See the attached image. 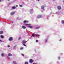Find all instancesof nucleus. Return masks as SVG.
Instances as JSON below:
<instances>
[{
	"mask_svg": "<svg viewBox=\"0 0 64 64\" xmlns=\"http://www.w3.org/2000/svg\"><path fill=\"white\" fill-rule=\"evenodd\" d=\"M23 44V45L24 46H26V44Z\"/></svg>",
	"mask_w": 64,
	"mask_h": 64,
	"instance_id": "nucleus-22",
	"label": "nucleus"
},
{
	"mask_svg": "<svg viewBox=\"0 0 64 64\" xmlns=\"http://www.w3.org/2000/svg\"><path fill=\"white\" fill-rule=\"evenodd\" d=\"M20 50H23V47H21L20 48Z\"/></svg>",
	"mask_w": 64,
	"mask_h": 64,
	"instance_id": "nucleus-16",
	"label": "nucleus"
},
{
	"mask_svg": "<svg viewBox=\"0 0 64 64\" xmlns=\"http://www.w3.org/2000/svg\"><path fill=\"white\" fill-rule=\"evenodd\" d=\"M22 28H23V29H26V27L25 26H22Z\"/></svg>",
	"mask_w": 64,
	"mask_h": 64,
	"instance_id": "nucleus-10",
	"label": "nucleus"
},
{
	"mask_svg": "<svg viewBox=\"0 0 64 64\" xmlns=\"http://www.w3.org/2000/svg\"><path fill=\"white\" fill-rule=\"evenodd\" d=\"M8 56H12V55L10 53L8 54Z\"/></svg>",
	"mask_w": 64,
	"mask_h": 64,
	"instance_id": "nucleus-8",
	"label": "nucleus"
},
{
	"mask_svg": "<svg viewBox=\"0 0 64 64\" xmlns=\"http://www.w3.org/2000/svg\"><path fill=\"white\" fill-rule=\"evenodd\" d=\"M47 41V40H46L45 41V42L46 43Z\"/></svg>",
	"mask_w": 64,
	"mask_h": 64,
	"instance_id": "nucleus-27",
	"label": "nucleus"
},
{
	"mask_svg": "<svg viewBox=\"0 0 64 64\" xmlns=\"http://www.w3.org/2000/svg\"><path fill=\"white\" fill-rule=\"evenodd\" d=\"M41 8L42 9H43V10L44 9V6H42Z\"/></svg>",
	"mask_w": 64,
	"mask_h": 64,
	"instance_id": "nucleus-7",
	"label": "nucleus"
},
{
	"mask_svg": "<svg viewBox=\"0 0 64 64\" xmlns=\"http://www.w3.org/2000/svg\"><path fill=\"white\" fill-rule=\"evenodd\" d=\"M29 62L30 63H33V60L32 59H30L29 60Z\"/></svg>",
	"mask_w": 64,
	"mask_h": 64,
	"instance_id": "nucleus-4",
	"label": "nucleus"
},
{
	"mask_svg": "<svg viewBox=\"0 0 64 64\" xmlns=\"http://www.w3.org/2000/svg\"><path fill=\"white\" fill-rule=\"evenodd\" d=\"M0 41L1 42V40H0Z\"/></svg>",
	"mask_w": 64,
	"mask_h": 64,
	"instance_id": "nucleus-39",
	"label": "nucleus"
},
{
	"mask_svg": "<svg viewBox=\"0 0 64 64\" xmlns=\"http://www.w3.org/2000/svg\"><path fill=\"white\" fill-rule=\"evenodd\" d=\"M40 28V27L39 26L37 28H36V29H38V28Z\"/></svg>",
	"mask_w": 64,
	"mask_h": 64,
	"instance_id": "nucleus-24",
	"label": "nucleus"
},
{
	"mask_svg": "<svg viewBox=\"0 0 64 64\" xmlns=\"http://www.w3.org/2000/svg\"><path fill=\"white\" fill-rule=\"evenodd\" d=\"M41 17H42L41 15H38L37 16V18H41Z\"/></svg>",
	"mask_w": 64,
	"mask_h": 64,
	"instance_id": "nucleus-5",
	"label": "nucleus"
},
{
	"mask_svg": "<svg viewBox=\"0 0 64 64\" xmlns=\"http://www.w3.org/2000/svg\"><path fill=\"white\" fill-rule=\"evenodd\" d=\"M3 32L2 31H0V34H3Z\"/></svg>",
	"mask_w": 64,
	"mask_h": 64,
	"instance_id": "nucleus-13",
	"label": "nucleus"
},
{
	"mask_svg": "<svg viewBox=\"0 0 64 64\" xmlns=\"http://www.w3.org/2000/svg\"><path fill=\"white\" fill-rule=\"evenodd\" d=\"M23 22L24 23H28V21L25 20L23 21Z\"/></svg>",
	"mask_w": 64,
	"mask_h": 64,
	"instance_id": "nucleus-11",
	"label": "nucleus"
},
{
	"mask_svg": "<svg viewBox=\"0 0 64 64\" xmlns=\"http://www.w3.org/2000/svg\"><path fill=\"white\" fill-rule=\"evenodd\" d=\"M36 37H38V36H39V35L38 34H36Z\"/></svg>",
	"mask_w": 64,
	"mask_h": 64,
	"instance_id": "nucleus-21",
	"label": "nucleus"
},
{
	"mask_svg": "<svg viewBox=\"0 0 64 64\" xmlns=\"http://www.w3.org/2000/svg\"><path fill=\"white\" fill-rule=\"evenodd\" d=\"M1 1V0H0V2Z\"/></svg>",
	"mask_w": 64,
	"mask_h": 64,
	"instance_id": "nucleus-40",
	"label": "nucleus"
},
{
	"mask_svg": "<svg viewBox=\"0 0 64 64\" xmlns=\"http://www.w3.org/2000/svg\"><path fill=\"white\" fill-rule=\"evenodd\" d=\"M38 42V40H36V42Z\"/></svg>",
	"mask_w": 64,
	"mask_h": 64,
	"instance_id": "nucleus-32",
	"label": "nucleus"
},
{
	"mask_svg": "<svg viewBox=\"0 0 64 64\" xmlns=\"http://www.w3.org/2000/svg\"><path fill=\"white\" fill-rule=\"evenodd\" d=\"M58 59H59V60H60V57H58Z\"/></svg>",
	"mask_w": 64,
	"mask_h": 64,
	"instance_id": "nucleus-26",
	"label": "nucleus"
},
{
	"mask_svg": "<svg viewBox=\"0 0 64 64\" xmlns=\"http://www.w3.org/2000/svg\"><path fill=\"white\" fill-rule=\"evenodd\" d=\"M17 46H14V48H15V47H16Z\"/></svg>",
	"mask_w": 64,
	"mask_h": 64,
	"instance_id": "nucleus-28",
	"label": "nucleus"
},
{
	"mask_svg": "<svg viewBox=\"0 0 64 64\" xmlns=\"http://www.w3.org/2000/svg\"><path fill=\"white\" fill-rule=\"evenodd\" d=\"M33 11V9H31L30 10V12L31 14V13H32Z\"/></svg>",
	"mask_w": 64,
	"mask_h": 64,
	"instance_id": "nucleus-6",
	"label": "nucleus"
},
{
	"mask_svg": "<svg viewBox=\"0 0 64 64\" xmlns=\"http://www.w3.org/2000/svg\"><path fill=\"white\" fill-rule=\"evenodd\" d=\"M24 64H28V62H24Z\"/></svg>",
	"mask_w": 64,
	"mask_h": 64,
	"instance_id": "nucleus-19",
	"label": "nucleus"
},
{
	"mask_svg": "<svg viewBox=\"0 0 64 64\" xmlns=\"http://www.w3.org/2000/svg\"><path fill=\"white\" fill-rule=\"evenodd\" d=\"M7 57L8 58H9V59H10V58H9V57Z\"/></svg>",
	"mask_w": 64,
	"mask_h": 64,
	"instance_id": "nucleus-33",
	"label": "nucleus"
},
{
	"mask_svg": "<svg viewBox=\"0 0 64 64\" xmlns=\"http://www.w3.org/2000/svg\"><path fill=\"white\" fill-rule=\"evenodd\" d=\"M26 40H23L22 41V44H26Z\"/></svg>",
	"mask_w": 64,
	"mask_h": 64,
	"instance_id": "nucleus-1",
	"label": "nucleus"
},
{
	"mask_svg": "<svg viewBox=\"0 0 64 64\" xmlns=\"http://www.w3.org/2000/svg\"><path fill=\"white\" fill-rule=\"evenodd\" d=\"M32 37H34V34H32Z\"/></svg>",
	"mask_w": 64,
	"mask_h": 64,
	"instance_id": "nucleus-29",
	"label": "nucleus"
},
{
	"mask_svg": "<svg viewBox=\"0 0 64 64\" xmlns=\"http://www.w3.org/2000/svg\"><path fill=\"white\" fill-rule=\"evenodd\" d=\"M22 56H24V54H22Z\"/></svg>",
	"mask_w": 64,
	"mask_h": 64,
	"instance_id": "nucleus-31",
	"label": "nucleus"
},
{
	"mask_svg": "<svg viewBox=\"0 0 64 64\" xmlns=\"http://www.w3.org/2000/svg\"><path fill=\"white\" fill-rule=\"evenodd\" d=\"M25 25H28V27H30V28H33V27L32 26H30V25L28 24H25Z\"/></svg>",
	"mask_w": 64,
	"mask_h": 64,
	"instance_id": "nucleus-2",
	"label": "nucleus"
},
{
	"mask_svg": "<svg viewBox=\"0 0 64 64\" xmlns=\"http://www.w3.org/2000/svg\"><path fill=\"white\" fill-rule=\"evenodd\" d=\"M12 9H16V7L15 6H13L12 7Z\"/></svg>",
	"mask_w": 64,
	"mask_h": 64,
	"instance_id": "nucleus-15",
	"label": "nucleus"
},
{
	"mask_svg": "<svg viewBox=\"0 0 64 64\" xmlns=\"http://www.w3.org/2000/svg\"><path fill=\"white\" fill-rule=\"evenodd\" d=\"M62 23V24H64V20H62L61 21Z\"/></svg>",
	"mask_w": 64,
	"mask_h": 64,
	"instance_id": "nucleus-18",
	"label": "nucleus"
},
{
	"mask_svg": "<svg viewBox=\"0 0 64 64\" xmlns=\"http://www.w3.org/2000/svg\"><path fill=\"white\" fill-rule=\"evenodd\" d=\"M13 64H17V63L16 62L13 61Z\"/></svg>",
	"mask_w": 64,
	"mask_h": 64,
	"instance_id": "nucleus-14",
	"label": "nucleus"
},
{
	"mask_svg": "<svg viewBox=\"0 0 64 64\" xmlns=\"http://www.w3.org/2000/svg\"><path fill=\"white\" fill-rule=\"evenodd\" d=\"M62 40L61 39H60V41H62Z\"/></svg>",
	"mask_w": 64,
	"mask_h": 64,
	"instance_id": "nucleus-34",
	"label": "nucleus"
},
{
	"mask_svg": "<svg viewBox=\"0 0 64 64\" xmlns=\"http://www.w3.org/2000/svg\"><path fill=\"white\" fill-rule=\"evenodd\" d=\"M13 38L12 37H10V38L9 40V41H12L13 40Z\"/></svg>",
	"mask_w": 64,
	"mask_h": 64,
	"instance_id": "nucleus-3",
	"label": "nucleus"
},
{
	"mask_svg": "<svg viewBox=\"0 0 64 64\" xmlns=\"http://www.w3.org/2000/svg\"><path fill=\"white\" fill-rule=\"evenodd\" d=\"M8 47H10V46H9V45H8Z\"/></svg>",
	"mask_w": 64,
	"mask_h": 64,
	"instance_id": "nucleus-30",
	"label": "nucleus"
},
{
	"mask_svg": "<svg viewBox=\"0 0 64 64\" xmlns=\"http://www.w3.org/2000/svg\"><path fill=\"white\" fill-rule=\"evenodd\" d=\"M21 39V37H19V38H18V40H20Z\"/></svg>",
	"mask_w": 64,
	"mask_h": 64,
	"instance_id": "nucleus-25",
	"label": "nucleus"
},
{
	"mask_svg": "<svg viewBox=\"0 0 64 64\" xmlns=\"http://www.w3.org/2000/svg\"><path fill=\"white\" fill-rule=\"evenodd\" d=\"M16 7H18V5H16Z\"/></svg>",
	"mask_w": 64,
	"mask_h": 64,
	"instance_id": "nucleus-35",
	"label": "nucleus"
},
{
	"mask_svg": "<svg viewBox=\"0 0 64 64\" xmlns=\"http://www.w3.org/2000/svg\"><path fill=\"white\" fill-rule=\"evenodd\" d=\"M1 55L3 57V56H4V54H1Z\"/></svg>",
	"mask_w": 64,
	"mask_h": 64,
	"instance_id": "nucleus-20",
	"label": "nucleus"
},
{
	"mask_svg": "<svg viewBox=\"0 0 64 64\" xmlns=\"http://www.w3.org/2000/svg\"><path fill=\"white\" fill-rule=\"evenodd\" d=\"M8 1H10V0H8Z\"/></svg>",
	"mask_w": 64,
	"mask_h": 64,
	"instance_id": "nucleus-38",
	"label": "nucleus"
},
{
	"mask_svg": "<svg viewBox=\"0 0 64 64\" xmlns=\"http://www.w3.org/2000/svg\"><path fill=\"white\" fill-rule=\"evenodd\" d=\"M0 37L2 38H4V36H3L2 35H1L0 36Z\"/></svg>",
	"mask_w": 64,
	"mask_h": 64,
	"instance_id": "nucleus-17",
	"label": "nucleus"
},
{
	"mask_svg": "<svg viewBox=\"0 0 64 64\" xmlns=\"http://www.w3.org/2000/svg\"><path fill=\"white\" fill-rule=\"evenodd\" d=\"M12 23H14L13 22H12Z\"/></svg>",
	"mask_w": 64,
	"mask_h": 64,
	"instance_id": "nucleus-36",
	"label": "nucleus"
},
{
	"mask_svg": "<svg viewBox=\"0 0 64 64\" xmlns=\"http://www.w3.org/2000/svg\"><path fill=\"white\" fill-rule=\"evenodd\" d=\"M14 13H15V12H12L10 14H11V15H13V14H14Z\"/></svg>",
	"mask_w": 64,
	"mask_h": 64,
	"instance_id": "nucleus-12",
	"label": "nucleus"
},
{
	"mask_svg": "<svg viewBox=\"0 0 64 64\" xmlns=\"http://www.w3.org/2000/svg\"><path fill=\"white\" fill-rule=\"evenodd\" d=\"M37 0L39 1H40V0Z\"/></svg>",
	"mask_w": 64,
	"mask_h": 64,
	"instance_id": "nucleus-37",
	"label": "nucleus"
},
{
	"mask_svg": "<svg viewBox=\"0 0 64 64\" xmlns=\"http://www.w3.org/2000/svg\"><path fill=\"white\" fill-rule=\"evenodd\" d=\"M58 10H60L61 9V7L60 6H58Z\"/></svg>",
	"mask_w": 64,
	"mask_h": 64,
	"instance_id": "nucleus-9",
	"label": "nucleus"
},
{
	"mask_svg": "<svg viewBox=\"0 0 64 64\" xmlns=\"http://www.w3.org/2000/svg\"><path fill=\"white\" fill-rule=\"evenodd\" d=\"M20 7H22V5H20Z\"/></svg>",
	"mask_w": 64,
	"mask_h": 64,
	"instance_id": "nucleus-23",
	"label": "nucleus"
}]
</instances>
